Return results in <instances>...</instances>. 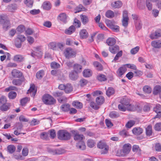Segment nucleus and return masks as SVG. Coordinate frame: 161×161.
I'll return each instance as SVG.
<instances>
[{"label":"nucleus","mask_w":161,"mask_h":161,"mask_svg":"<svg viewBox=\"0 0 161 161\" xmlns=\"http://www.w3.org/2000/svg\"><path fill=\"white\" fill-rule=\"evenodd\" d=\"M58 138L59 140L63 141H67L70 139L71 135L67 130H64L58 131L57 135Z\"/></svg>","instance_id":"obj_1"},{"label":"nucleus","mask_w":161,"mask_h":161,"mask_svg":"<svg viewBox=\"0 0 161 161\" xmlns=\"http://www.w3.org/2000/svg\"><path fill=\"white\" fill-rule=\"evenodd\" d=\"M104 98L102 96H100L96 98V101L97 104L94 102H91L90 103V106L93 108L97 110L99 108V105H102L104 102Z\"/></svg>","instance_id":"obj_2"},{"label":"nucleus","mask_w":161,"mask_h":161,"mask_svg":"<svg viewBox=\"0 0 161 161\" xmlns=\"http://www.w3.org/2000/svg\"><path fill=\"white\" fill-rule=\"evenodd\" d=\"M42 101L44 104L48 105L54 104L56 102V100L52 96L48 94L43 96Z\"/></svg>","instance_id":"obj_3"},{"label":"nucleus","mask_w":161,"mask_h":161,"mask_svg":"<svg viewBox=\"0 0 161 161\" xmlns=\"http://www.w3.org/2000/svg\"><path fill=\"white\" fill-rule=\"evenodd\" d=\"M130 100L127 98H122L120 102V104L118 106L119 109L122 111H125L126 110V108L129 104Z\"/></svg>","instance_id":"obj_4"},{"label":"nucleus","mask_w":161,"mask_h":161,"mask_svg":"<svg viewBox=\"0 0 161 161\" xmlns=\"http://www.w3.org/2000/svg\"><path fill=\"white\" fill-rule=\"evenodd\" d=\"M64 53L66 58H68L75 57L76 56V53L75 51L71 47L66 48L64 51Z\"/></svg>","instance_id":"obj_5"},{"label":"nucleus","mask_w":161,"mask_h":161,"mask_svg":"<svg viewBox=\"0 0 161 161\" xmlns=\"http://www.w3.org/2000/svg\"><path fill=\"white\" fill-rule=\"evenodd\" d=\"M97 147L98 148L102 149V154H104L107 153L108 150V147L107 144L105 143L101 142H99L97 144Z\"/></svg>","instance_id":"obj_6"},{"label":"nucleus","mask_w":161,"mask_h":161,"mask_svg":"<svg viewBox=\"0 0 161 161\" xmlns=\"http://www.w3.org/2000/svg\"><path fill=\"white\" fill-rule=\"evenodd\" d=\"M12 76L14 78H21L24 77L23 73L17 69H14L11 72Z\"/></svg>","instance_id":"obj_7"},{"label":"nucleus","mask_w":161,"mask_h":161,"mask_svg":"<svg viewBox=\"0 0 161 161\" xmlns=\"http://www.w3.org/2000/svg\"><path fill=\"white\" fill-rule=\"evenodd\" d=\"M131 148V145L129 143L125 144L124 145L122 152L123 153L121 155H125L128 154Z\"/></svg>","instance_id":"obj_8"},{"label":"nucleus","mask_w":161,"mask_h":161,"mask_svg":"<svg viewBox=\"0 0 161 161\" xmlns=\"http://www.w3.org/2000/svg\"><path fill=\"white\" fill-rule=\"evenodd\" d=\"M129 18L128 16V13L127 11H123V19L122 21L123 25L125 27L128 25Z\"/></svg>","instance_id":"obj_9"},{"label":"nucleus","mask_w":161,"mask_h":161,"mask_svg":"<svg viewBox=\"0 0 161 161\" xmlns=\"http://www.w3.org/2000/svg\"><path fill=\"white\" fill-rule=\"evenodd\" d=\"M74 135V139L75 141L80 142L82 140L84 136L83 135L80 134L77 131H73Z\"/></svg>","instance_id":"obj_10"},{"label":"nucleus","mask_w":161,"mask_h":161,"mask_svg":"<svg viewBox=\"0 0 161 161\" xmlns=\"http://www.w3.org/2000/svg\"><path fill=\"white\" fill-rule=\"evenodd\" d=\"M25 79L24 77L20 79H14L12 80V83L14 85L19 86L22 85V83L25 81Z\"/></svg>","instance_id":"obj_11"},{"label":"nucleus","mask_w":161,"mask_h":161,"mask_svg":"<svg viewBox=\"0 0 161 161\" xmlns=\"http://www.w3.org/2000/svg\"><path fill=\"white\" fill-rule=\"evenodd\" d=\"M154 111L157 113L155 118H160L161 117V106L159 104H157L154 108Z\"/></svg>","instance_id":"obj_12"},{"label":"nucleus","mask_w":161,"mask_h":161,"mask_svg":"<svg viewBox=\"0 0 161 161\" xmlns=\"http://www.w3.org/2000/svg\"><path fill=\"white\" fill-rule=\"evenodd\" d=\"M37 90L35 89V86L34 84H32L31 85L30 89L28 90L27 93L29 94L31 93V96L34 97L36 94Z\"/></svg>","instance_id":"obj_13"},{"label":"nucleus","mask_w":161,"mask_h":161,"mask_svg":"<svg viewBox=\"0 0 161 161\" xmlns=\"http://www.w3.org/2000/svg\"><path fill=\"white\" fill-rule=\"evenodd\" d=\"M151 45L154 48H161V41L158 40L152 41L151 42Z\"/></svg>","instance_id":"obj_14"},{"label":"nucleus","mask_w":161,"mask_h":161,"mask_svg":"<svg viewBox=\"0 0 161 161\" xmlns=\"http://www.w3.org/2000/svg\"><path fill=\"white\" fill-rule=\"evenodd\" d=\"M79 34L81 39H86L88 36V33L86 30L85 29L81 30Z\"/></svg>","instance_id":"obj_15"},{"label":"nucleus","mask_w":161,"mask_h":161,"mask_svg":"<svg viewBox=\"0 0 161 161\" xmlns=\"http://www.w3.org/2000/svg\"><path fill=\"white\" fill-rule=\"evenodd\" d=\"M122 5V3L119 0L113 2L111 3V6L114 8H119L121 7Z\"/></svg>","instance_id":"obj_16"},{"label":"nucleus","mask_w":161,"mask_h":161,"mask_svg":"<svg viewBox=\"0 0 161 161\" xmlns=\"http://www.w3.org/2000/svg\"><path fill=\"white\" fill-rule=\"evenodd\" d=\"M76 28L74 25L70 26L68 29L65 30V33L67 35H70L74 33L75 31Z\"/></svg>","instance_id":"obj_17"},{"label":"nucleus","mask_w":161,"mask_h":161,"mask_svg":"<svg viewBox=\"0 0 161 161\" xmlns=\"http://www.w3.org/2000/svg\"><path fill=\"white\" fill-rule=\"evenodd\" d=\"M109 50L110 52L112 53L115 54L119 51V48L118 46L115 45L114 46H112L109 47Z\"/></svg>","instance_id":"obj_18"},{"label":"nucleus","mask_w":161,"mask_h":161,"mask_svg":"<svg viewBox=\"0 0 161 161\" xmlns=\"http://www.w3.org/2000/svg\"><path fill=\"white\" fill-rule=\"evenodd\" d=\"M73 69L74 72L80 73L82 71V66L79 64H75L73 65Z\"/></svg>","instance_id":"obj_19"},{"label":"nucleus","mask_w":161,"mask_h":161,"mask_svg":"<svg viewBox=\"0 0 161 161\" xmlns=\"http://www.w3.org/2000/svg\"><path fill=\"white\" fill-rule=\"evenodd\" d=\"M58 19L64 23H66L67 22V16L65 13H63L59 14L58 16Z\"/></svg>","instance_id":"obj_20"},{"label":"nucleus","mask_w":161,"mask_h":161,"mask_svg":"<svg viewBox=\"0 0 161 161\" xmlns=\"http://www.w3.org/2000/svg\"><path fill=\"white\" fill-rule=\"evenodd\" d=\"M126 70V68L125 66L121 67L118 69L117 73L118 76L120 77L125 73Z\"/></svg>","instance_id":"obj_21"},{"label":"nucleus","mask_w":161,"mask_h":161,"mask_svg":"<svg viewBox=\"0 0 161 161\" xmlns=\"http://www.w3.org/2000/svg\"><path fill=\"white\" fill-rule=\"evenodd\" d=\"M42 7L45 10H48L51 8V3L48 1L45 2L43 3Z\"/></svg>","instance_id":"obj_22"},{"label":"nucleus","mask_w":161,"mask_h":161,"mask_svg":"<svg viewBox=\"0 0 161 161\" xmlns=\"http://www.w3.org/2000/svg\"><path fill=\"white\" fill-rule=\"evenodd\" d=\"M133 133L136 135H139L143 132V130L140 127H135L132 130Z\"/></svg>","instance_id":"obj_23"},{"label":"nucleus","mask_w":161,"mask_h":161,"mask_svg":"<svg viewBox=\"0 0 161 161\" xmlns=\"http://www.w3.org/2000/svg\"><path fill=\"white\" fill-rule=\"evenodd\" d=\"M160 34L159 32L155 31L154 33H152L150 35V37L152 40L158 39L160 36Z\"/></svg>","instance_id":"obj_24"},{"label":"nucleus","mask_w":161,"mask_h":161,"mask_svg":"<svg viewBox=\"0 0 161 161\" xmlns=\"http://www.w3.org/2000/svg\"><path fill=\"white\" fill-rule=\"evenodd\" d=\"M106 43L108 45L112 46L116 43V40L114 38H109L106 40Z\"/></svg>","instance_id":"obj_25"},{"label":"nucleus","mask_w":161,"mask_h":161,"mask_svg":"<svg viewBox=\"0 0 161 161\" xmlns=\"http://www.w3.org/2000/svg\"><path fill=\"white\" fill-rule=\"evenodd\" d=\"M80 17L82 22L83 25H85L88 22L89 18L87 16L81 14L80 15Z\"/></svg>","instance_id":"obj_26"},{"label":"nucleus","mask_w":161,"mask_h":161,"mask_svg":"<svg viewBox=\"0 0 161 161\" xmlns=\"http://www.w3.org/2000/svg\"><path fill=\"white\" fill-rule=\"evenodd\" d=\"M78 73L73 71L70 73L69 77L70 79L72 80H75L78 78Z\"/></svg>","instance_id":"obj_27"},{"label":"nucleus","mask_w":161,"mask_h":161,"mask_svg":"<svg viewBox=\"0 0 161 161\" xmlns=\"http://www.w3.org/2000/svg\"><path fill=\"white\" fill-rule=\"evenodd\" d=\"M14 59L15 61L21 62L24 60V58L21 55H17L14 56Z\"/></svg>","instance_id":"obj_28"},{"label":"nucleus","mask_w":161,"mask_h":161,"mask_svg":"<svg viewBox=\"0 0 161 161\" xmlns=\"http://www.w3.org/2000/svg\"><path fill=\"white\" fill-rule=\"evenodd\" d=\"M93 64L94 66L97 70L101 71L103 70V66L100 63L96 61L93 63Z\"/></svg>","instance_id":"obj_29"},{"label":"nucleus","mask_w":161,"mask_h":161,"mask_svg":"<svg viewBox=\"0 0 161 161\" xmlns=\"http://www.w3.org/2000/svg\"><path fill=\"white\" fill-rule=\"evenodd\" d=\"M97 78L98 80L100 81H104L107 80L106 76L103 74H99L97 76Z\"/></svg>","instance_id":"obj_30"},{"label":"nucleus","mask_w":161,"mask_h":161,"mask_svg":"<svg viewBox=\"0 0 161 161\" xmlns=\"http://www.w3.org/2000/svg\"><path fill=\"white\" fill-rule=\"evenodd\" d=\"M64 89L65 92L67 93H69L72 91L73 88L70 84H68L65 85Z\"/></svg>","instance_id":"obj_31"},{"label":"nucleus","mask_w":161,"mask_h":161,"mask_svg":"<svg viewBox=\"0 0 161 161\" xmlns=\"http://www.w3.org/2000/svg\"><path fill=\"white\" fill-rule=\"evenodd\" d=\"M105 16L108 18H112L114 16V13L111 10H108L105 13Z\"/></svg>","instance_id":"obj_32"},{"label":"nucleus","mask_w":161,"mask_h":161,"mask_svg":"<svg viewBox=\"0 0 161 161\" xmlns=\"http://www.w3.org/2000/svg\"><path fill=\"white\" fill-rule=\"evenodd\" d=\"M83 74L84 77H89L92 75V72L90 70L86 69L84 70Z\"/></svg>","instance_id":"obj_33"},{"label":"nucleus","mask_w":161,"mask_h":161,"mask_svg":"<svg viewBox=\"0 0 161 161\" xmlns=\"http://www.w3.org/2000/svg\"><path fill=\"white\" fill-rule=\"evenodd\" d=\"M114 93V90L112 87H109L106 91V94L108 97H109Z\"/></svg>","instance_id":"obj_34"},{"label":"nucleus","mask_w":161,"mask_h":161,"mask_svg":"<svg viewBox=\"0 0 161 161\" xmlns=\"http://www.w3.org/2000/svg\"><path fill=\"white\" fill-rule=\"evenodd\" d=\"M119 114L116 111H112L109 114V116L110 118L114 119L118 117Z\"/></svg>","instance_id":"obj_35"},{"label":"nucleus","mask_w":161,"mask_h":161,"mask_svg":"<svg viewBox=\"0 0 161 161\" xmlns=\"http://www.w3.org/2000/svg\"><path fill=\"white\" fill-rule=\"evenodd\" d=\"M73 106L77 108L80 109L83 106L82 104L78 102L74 101L72 103Z\"/></svg>","instance_id":"obj_36"},{"label":"nucleus","mask_w":161,"mask_h":161,"mask_svg":"<svg viewBox=\"0 0 161 161\" xmlns=\"http://www.w3.org/2000/svg\"><path fill=\"white\" fill-rule=\"evenodd\" d=\"M8 152L10 153H12L15 150V146L13 145H9L7 147Z\"/></svg>","instance_id":"obj_37"},{"label":"nucleus","mask_w":161,"mask_h":161,"mask_svg":"<svg viewBox=\"0 0 161 161\" xmlns=\"http://www.w3.org/2000/svg\"><path fill=\"white\" fill-rule=\"evenodd\" d=\"M146 133L147 135L150 136L152 134V128L151 125H149L146 128Z\"/></svg>","instance_id":"obj_38"},{"label":"nucleus","mask_w":161,"mask_h":161,"mask_svg":"<svg viewBox=\"0 0 161 161\" xmlns=\"http://www.w3.org/2000/svg\"><path fill=\"white\" fill-rule=\"evenodd\" d=\"M161 87L160 86H156L154 88L153 93L154 95L158 94L160 92Z\"/></svg>","instance_id":"obj_39"},{"label":"nucleus","mask_w":161,"mask_h":161,"mask_svg":"<svg viewBox=\"0 0 161 161\" xmlns=\"http://www.w3.org/2000/svg\"><path fill=\"white\" fill-rule=\"evenodd\" d=\"M9 108V105L8 103H5L0 107V110L2 111H6Z\"/></svg>","instance_id":"obj_40"},{"label":"nucleus","mask_w":161,"mask_h":161,"mask_svg":"<svg viewBox=\"0 0 161 161\" xmlns=\"http://www.w3.org/2000/svg\"><path fill=\"white\" fill-rule=\"evenodd\" d=\"M24 3L27 6L32 7L33 5V1L32 0H24Z\"/></svg>","instance_id":"obj_41"},{"label":"nucleus","mask_w":161,"mask_h":161,"mask_svg":"<svg viewBox=\"0 0 161 161\" xmlns=\"http://www.w3.org/2000/svg\"><path fill=\"white\" fill-rule=\"evenodd\" d=\"M16 96V93L14 91H11L8 94V97L10 99H13L15 98Z\"/></svg>","instance_id":"obj_42"},{"label":"nucleus","mask_w":161,"mask_h":161,"mask_svg":"<svg viewBox=\"0 0 161 161\" xmlns=\"http://www.w3.org/2000/svg\"><path fill=\"white\" fill-rule=\"evenodd\" d=\"M8 20L6 15L2 14L0 15V24L3 23L4 22Z\"/></svg>","instance_id":"obj_43"},{"label":"nucleus","mask_w":161,"mask_h":161,"mask_svg":"<svg viewBox=\"0 0 161 161\" xmlns=\"http://www.w3.org/2000/svg\"><path fill=\"white\" fill-rule=\"evenodd\" d=\"M77 147L80 149L83 150L85 148V146L84 143L82 142H80L76 145Z\"/></svg>","instance_id":"obj_44"},{"label":"nucleus","mask_w":161,"mask_h":161,"mask_svg":"<svg viewBox=\"0 0 161 161\" xmlns=\"http://www.w3.org/2000/svg\"><path fill=\"white\" fill-rule=\"evenodd\" d=\"M44 75V71L43 70H41L38 72L36 74V78L39 79H41L42 78Z\"/></svg>","instance_id":"obj_45"},{"label":"nucleus","mask_w":161,"mask_h":161,"mask_svg":"<svg viewBox=\"0 0 161 161\" xmlns=\"http://www.w3.org/2000/svg\"><path fill=\"white\" fill-rule=\"evenodd\" d=\"M86 10V8L81 4H80L76 8V11L75 13L79 12L82 11H84Z\"/></svg>","instance_id":"obj_46"},{"label":"nucleus","mask_w":161,"mask_h":161,"mask_svg":"<svg viewBox=\"0 0 161 161\" xmlns=\"http://www.w3.org/2000/svg\"><path fill=\"white\" fill-rule=\"evenodd\" d=\"M70 106L69 104L63 105L61 107L62 110L64 111H68L70 108Z\"/></svg>","instance_id":"obj_47"},{"label":"nucleus","mask_w":161,"mask_h":161,"mask_svg":"<svg viewBox=\"0 0 161 161\" xmlns=\"http://www.w3.org/2000/svg\"><path fill=\"white\" fill-rule=\"evenodd\" d=\"M87 144L88 147L92 148L94 146L95 143L93 140L90 139L87 141Z\"/></svg>","instance_id":"obj_48"},{"label":"nucleus","mask_w":161,"mask_h":161,"mask_svg":"<svg viewBox=\"0 0 161 161\" xmlns=\"http://www.w3.org/2000/svg\"><path fill=\"white\" fill-rule=\"evenodd\" d=\"M135 123V121L133 120H131L128 121L126 124V127L128 128L132 127Z\"/></svg>","instance_id":"obj_49"},{"label":"nucleus","mask_w":161,"mask_h":161,"mask_svg":"<svg viewBox=\"0 0 161 161\" xmlns=\"http://www.w3.org/2000/svg\"><path fill=\"white\" fill-rule=\"evenodd\" d=\"M3 26V28L5 30H7L9 25V21L8 20L6 21L3 23L0 24Z\"/></svg>","instance_id":"obj_50"},{"label":"nucleus","mask_w":161,"mask_h":161,"mask_svg":"<svg viewBox=\"0 0 161 161\" xmlns=\"http://www.w3.org/2000/svg\"><path fill=\"white\" fill-rule=\"evenodd\" d=\"M30 100V98L28 97H24L20 100V103L22 105L24 106Z\"/></svg>","instance_id":"obj_51"},{"label":"nucleus","mask_w":161,"mask_h":161,"mask_svg":"<svg viewBox=\"0 0 161 161\" xmlns=\"http://www.w3.org/2000/svg\"><path fill=\"white\" fill-rule=\"evenodd\" d=\"M15 126L17 130L20 131L22 129L23 125L20 122H18L15 124Z\"/></svg>","instance_id":"obj_52"},{"label":"nucleus","mask_w":161,"mask_h":161,"mask_svg":"<svg viewBox=\"0 0 161 161\" xmlns=\"http://www.w3.org/2000/svg\"><path fill=\"white\" fill-rule=\"evenodd\" d=\"M51 67L52 69H57L60 67V65L55 62H53L51 64Z\"/></svg>","instance_id":"obj_53"},{"label":"nucleus","mask_w":161,"mask_h":161,"mask_svg":"<svg viewBox=\"0 0 161 161\" xmlns=\"http://www.w3.org/2000/svg\"><path fill=\"white\" fill-rule=\"evenodd\" d=\"M146 3L148 10L150 11L152 9V4L149 0H146Z\"/></svg>","instance_id":"obj_54"},{"label":"nucleus","mask_w":161,"mask_h":161,"mask_svg":"<svg viewBox=\"0 0 161 161\" xmlns=\"http://www.w3.org/2000/svg\"><path fill=\"white\" fill-rule=\"evenodd\" d=\"M73 25L74 26L79 28L80 26L81 23L80 21L77 19L75 18L74 19Z\"/></svg>","instance_id":"obj_55"},{"label":"nucleus","mask_w":161,"mask_h":161,"mask_svg":"<svg viewBox=\"0 0 161 161\" xmlns=\"http://www.w3.org/2000/svg\"><path fill=\"white\" fill-rule=\"evenodd\" d=\"M143 90L145 92L149 93L151 92L152 89L149 86H145L143 88Z\"/></svg>","instance_id":"obj_56"},{"label":"nucleus","mask_w":161,"mask_h":161,"mask_svg":"<svg viewBox=\"0 0 161 161\" xmlns=\"http://www.w3.org/2000/svg\"><path fill=\"white\" fill-rule=\"evenodd\" d=\"M140 47L139 46L132 48L130 50V53L131 54H136L139 50Z\"/></svg>","instance_id":"obj_57"},{"label":"nucleus","mask_w":161,"mask_h":161,"mask_svg":"<svg viewBox=\"0 0 161 161\" xmlns=\"http://www.w3.org/2000/svg\"><path fill=\"white\" fill-rule=\"evenodd\" d=\"M126 109L129 110L134 111L136 109V108L135 106L129 103V105L127 106Z\"/></svg>","instance_id":"obj_58"},{"label":"nucleus","mask_w":161,"mask_h":161,"mask_svg":"<svg viewBox=\"0 0 161 161\" xmlns=\"http://www.w3.org/2000/svg\"><path fill=\"white\" fill-rule=\"evenodd\" d=\"M106 23L107 26L110 28L115 24L114 21H111L109 20H107Z\"/></svg>","instance_id":"obj_59"},{"label":"nucleus","mask_w":161,"mask_h":161,"mask_svg":"<svg viewBox=\"0 0 161 161\" xmlns=\"http://www.w3.org/2000/svg\"><path fill=\"white\" fill-rule=\"evenodd\" d=\"M142 23L141 21H137L135 23V27L136 30H140L142 27Z\"/></svg>","instance_id":"obj_60"},{"label":"nucleus","mask_w":161,"mask_h":161,"mask_svg":"<svg viewBox=\"0 0 161 161\" xmlns=\"http://www.w3.org/2000/svg\"><path fill=\"white\" fill-rule=\"evenodd\" d=\"M154 129L157 131H161V122L156 123L154 125Z\"/></svg>","instance_id":"obj_61"},{"label":"nucleus","mask_w":161,"mask_h":161,"mask_svg":"<svg viewBox=\"0 0 161 161\" xmlns=\"http://www.w3.org/2000/svg\"><path fill=\"white\" fill-rule=\"evenodd\" d=\"M25 28L24 26L23 25H20L17 28V31L20 32H23L25 30Z\"/></svg>","instance_id":"obj_62"},{"label":"nucleus","mask_w":161,"mask_h":161,"mask_svg":"<svg viewBox=\"0 0 161 161\" xmlns=\"http://www.w3.org/2000/svg\"><path fill=\"white\" fill-rule=\"evenodd\" d=\"M40 123V121L36 119H33L31 122V125H35L38 124Z\"/></svg>","instance_id":"obj_63"},{"label":"nucleus","mask_w":161,"mask_h":161,"mask_svg":"<svg viewBox=\"0 0 161 161\" xmlns=\"http://www.w3.org/2000/svg\"><path fill=\"white\" fill-rule=\"evenodd\" d=\"M88 83V81L85 79H81L80 81V83L81 86H84L86 85Z\"/></svg>","instance_id":"obj_64"}]
</instances>
